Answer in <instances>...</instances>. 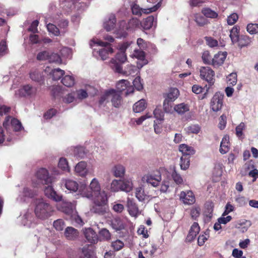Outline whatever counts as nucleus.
<instances>
[{
    "label": "nucleus",
    "instance_id": "1",
    "mask_svg": "<svg viewBox=\"0 0 258 258\" xmlns=\"http://www.w3.org/2000/svg\"><path fill=\"white\" fill-rule=\"evenodd\" d=\"M132 41H126L122 43L119 45L118 52L115 56L116 60L112 59L111 60V67L114 72L118 73L123 74L126 75H129L135 73L136 69L135 66H130L128 73L126 71L123 72L121 63L124 62L127 59L125 54L126 49L132 44Z\"/></svg>",
    "mask_w": 258,
    "mask_h": 258
},
{
    "label": "nucleus",
    "instance_id": "2",
    "mask_svg": "<svg viewBox=\"0 0 258 258\" xmlns=\"http://www.w3.org/2000/svg\"><path fill=\"white\" fill-rule=\"evenodd\" d=\"M200 77L201 79L205 80L208 83L206 85V92L203 95L202 99L206 98L207 97L209 89L215 83V72L209 67H201L200 69Z\"/></svg>",
    "mask_w": 258,
    "mask_h": 258
},
{
    "label": "nucleus",
    "instance_id": "3",
    "mask_svg": "<svg viewBox=\"0 0 258 258\" xmlns=\"http://www.w3.org/2000/svg\"><path fill=\"white\" fill-rule=\"evenodd\" d=\"M53 212L52 206L43 202H38L35 208L36 216L40 219H46L52 215Z\"/></svg>",
    "mask_w": 258,
    "mask_h": 258
},
{
    "label": "nucleus",
    "instance_id": "4",
    "mask_svg": "<svg viewBox=\"0 0 258 258\" xmlns=\"http://www.w3.org/2000/svg\"><path fill=\"white\" fill-rule=\"evenodd\" d=\"M107 198L106 196L100 195L94 199V205L91 209L92 212L98 215L105 214L108 210L107 205Z\"/></svg>",
    "mask_w": 258,
    "mask_h": 258
},
{
    "label": "nucleus",
    "instance_id": "5",
    "mask_svg": "<svg viewBox=\"0 0 258 258\" xmlns=\"http://www.w3.org/2000/svg\"><path fill=\"white\" fill-rule=\"evenodd\" d=\"M224 95L216 92L212 97L210 102V108L214 112H217L222 108L223 103Z\"/></svg>",
    "mask_w": 258,
    "mask_h": 258
},
{
    "label": "nucleus",
    "instance_id": "6",
    "mask_svg": "<svg viewBox=\"0 0 258 258\" xmlns=\"http://www.w3.org/2000/svg\"><path fill=\"white\" fill-rule=\"evenodd\" d=\"M89 188L91 189L86 196L88 198H98L100 195L106 196L104 191L101 192V188L98 181L96 179L94 178L90 183Z\"/></svg>",
    "mask_w": 258,
    "mask_h": 258
},
{
    "label": "nucleus",
    "instance_id": "7",
    "mask_svg": "<svg viewBox=\"0 0 258 258\" xmlns=\"http://www.w3.org/2000/svg\"><path fill=\"white\" fill-rule=\"evenodd\" d=\"M117 92L119 93L125 91L126 96L134 92V88L131 85V83L126 80H121L118 81L116 85Z\"/></svg>",
    "mask_w": 258,
    "mask_h": 258
},
{
    "label": "nucleus",
    "instance_id": "8",
    "mask_svg": "<svg viewBox=\"0 0 258 258\" xmlns=\"http://www.w3.org/2000/svg\"><path fill=\"white\" fill-rule=\"evenodd\" d=\"M37 179L43 184H48L51 182V178L49 176L48 171L45 168H40L36 174Z\"/></svg>",
    "mask_w": 258,
    "mask_h": 258
},
{
    "label": "nucleus",
    "instance_id": "9",
    "mask_svg": "<svg viewBox=\"0 0 258 258\" xmlns=\"http://www.w3.org/2000/svg\"><path fill=\"white\" fill-rule=\"evenodd\" d=\"M37 93V89L30 85H26L23 86L19 90L20 96L25 97H31L35 96Z\"/></svg>",
    "mask_w": 258,
    "mask_h": 258
},
{
    "label": "nucleus",
    "instance_id": "10",
    "mask_svg": "<svg viewBox=\"0 0 258 258\" xmlns=\"http://www.w3.org/2000/svg\"><path fill=\"white\" fill-rule=\"evenodd\" d=\"M227 53L226 51H219L215 54L212 58V65L214 68H218L222 66L227 57Z\"/></svg>",
    "mask_w": 258,
    "mask_h": 258
},
{
    "label": "nucleus",
    "instance_id": "11",
    "mask_svg": "<svg viewBox=\"0 0 258 258\" xmlns=\"http://www.w3.org/2000/svg\"><path fill=\"white\" fill-rule=\"evenodd\" d=\"M180 199L184 204L187 205H192L196 201L195 195L190 190L186 192L181 191L180 194Z\"/></svg>",
    "mask_w": 258,
    "mask_h": 258
},
{
    "label": "nucleus",
    "instance_id": "12",
    "mask_svg": "<svg viewBox=\"0 0 258 258\" xmlns=\"http://www.w3.org/2000/svg\"><path fill=\"white\" fill-rule=\"evenodd\" d=\"M84 235L87 241L92 244L97 243L99 237L96 233L91 228H87L85 230Z\"/></svg>",
    "mask_w": 258,
    "mask_h": 258
},
{
    "label": "nucleus",
    "instance_id": "13",
    "mask_svg": "<svg viewBox=\"0 0 258 258\" xmlns=\"http://www.w3.org/2000/svg\"><path fill=\"white\" fill-rule=\"evenodd\" d=\"M37 195L36 190L31 189L28 187H25L23 189L21 195L19 196V198L21 202H25L26 198H33Z\"/></svg>",
    "mask_w": 258,
    "mask_h": 258
},
{
    "label": "nucleus",
    "instance_id": "14",
    "mask_svg": "<svg viewBox=\"0 0 258 258\" xmlns=\"http://www.w3.org/2000/svg\"><path fill=\"white\" fill-rule=\"evenodd\" d=\"M44 193L48 198L56 202H59L62 200V196L57 194L51 186L48 185L44 189Z\"/></svg>",
    "mask_w": 258,
    "mask_h": 258
},
{
    "label": "nucleus",
    "instance_id": "15",
    "mask_svg": "<svg viewBox=\"0 0 258 258\" xmlns=\"http://www.w3.org/2000/svg\"><path fill=\"white\" fill-rule=\"evenodd\" d=\"M127 207L128 212L131 216H137L139 214V210L138 205L133 199L127 198Z\"/></svg>",
    "mask_w": 258,
    "mask_h": 258
},
{
    "label": "nucleus",
    "instance_id": "16",
    "mask_svg": "<svg viewBox=\"0 0 258 258\" xmlns=\"http://www.w3.org/2000/svg\"><path fill=\"white\" fill-rule=\"evenodd\" d=\"M200 230V228L198 223L197 222H194L191 225L186 236V240L188 241H191L193 240L199 233Z\"/></svg>",
    "mask_w": 258,
    "mask_h": 258
},
{
    "label": "nucleus",
    "instance_id": "17",
    "mask_svg": "<svg viewBox=\"0 0 258 258\" xmlns=\"http://www.w3.org/2000/svg\"><path fill=\"white\" fill-rule=\"evenodd\" d=\"M143 179L148 183L150 184L154 187H156L159 184L161 180V176L160 175H153L151 174H147L145 175L143 177Z\"/></svg>",
    "mask_w": 258,
    "mask_h": 258
},
{
    "label": "nucleus",
    "instance_id": "18",
    "mask_svg": "<svg viewBox=\"0 0 258 258\" xmlns=\"http://www.w3.org/2000/svg\"><path fill=\"white\" fill-rule=\"evenodd\" d=\"M179 151L181 152L182 156L189 157L191 155L195 154V150L190 146H188L185 144H180L178 148Z\"/></svg>",
    "mask_w": 258,
    "mask_h": 258
},
{
    "label": "nucleus",
    "instance_id": "19",
    "mask_svg": "<svg viewBox=\"0 0 258 258\" xmlns=\"http://www.w3.org/2000/svg\"><path fill=\"white\" fill-rule=\"evenodd\" d=\"M230 150L229 137L228 135H225L222 138L220 143L219 149L220 152L224 154L227 153Z\"/></svg>",
    "mask_w": 258,
    "mask_h": 258
},
{
    "label": "nucleus",
    "instance_id": "20",
    "mask_svg": "<svg viewBox=\"0 0 258 258\" xmlns=\"http://www.w3.org/2000/svg\"><path fill=\"white\" fill-rule=\"evenodd\" d=\"M157 20V17L154 16H149L146 19H144L141 23V25L143 28L145 30H149L154 25V23L156 22L155 20Z\"/></svg>",
    "mask_w": 258,
    "mask_h": 258
},
{
    "label": "nucleus",
    "instance_id": "21",
    "mask_svg": "<svg viewBox=\"0 0 258 258\" xmlns=\"http://www.w3.org/2000/svg\"><path fill=\"white\" fill-rule=\"evenodd\" d=\"M111 101L112 105L116 108L119 107L122 102V98L120 93L114 89L113 93H111Z\"/></svg>",
    "mask_w": 258,
    "mask_h": 258
},
{
    "label": "nucleus",
    "instance_id": "22",
    "mask_svg": "<svg viewBox=\"0 0 258 258\" xmlns=\"http://www.w3.org/2000/svg\"><path fill=\"white\" fill-rule=\"evenodd\" d=\"M66 238L69 240H74L79 235L78 230L72 227H68L64 232Z\"/></svg>",
    "mask_w": 258,
    "mask_h": 258
},
{
    "label": "nucleus",
    "instance_id": "23",
    "mask_svg": "<svg viewBox=\"0 0 258 258\" xmlns=\"http://www.w3.org/2000/svg\"><path fill=\"white\" fill-rule=\"evenodd\" d=\"M87 164L84 161L79 162L75 167V171L80 176H85L87 173Z\"/></svg>",
    "mask_w": 258,
    "mask_h": 258
},
{
    "label": "nucleus",
    "instance_id": "24",
    "mask_svg": "<svg viewBox=\"0 0 258 258\" xmlns=\"http://www.w3.org/2000/svg\"><path fill=\"white\" fill-rule=\"evenodd\" d=\"M30 78L35 82L40 83L43 81V76L42 73H40L38 70L35 69L30 72Z\"/></svg>",
    "mask_w": 258,
    "mask_h": 258
},
{
    "label": "nucleus",
    "instance_id": "25",
    "mask_svg": "<svg viewBox=\"0 0 258 258\" xmlns=\"http://www.w3.org/2000/svg\"><path fill=\"white\" fill-rule=\"evenodd\" d=\"M251 40L250 38L246 35H241L236 43L239 48H242L250 44Z\"/></svg>",
    "mask_w": 258,
    "mask_h": 258
},
{
    "label": "nucleus",
    "instance_id": "26",
    "mask_svg": "<svg viewBox=\"0 0 258 258\" xmlns=\"http://www.w3.org/2000/svg\"><path fill=\"white\" fill-rule=\"evenodd\" d=\"M174 110L179 114H183L189 110V106L187 104L181 103L175 105Z\"/></svg>",
    "mask_w": 258,
    "mask_h": 258
},
{
    "label": "nucleus",
    "instance_id": "27",
    "mask_svg": "<svg viewBox=\"0 0 258 258\" xmlns=\"http://www.w3.org/2000/svg\"><path fill=\"white\" fill-rule=\"evenodd\" d=\"M99 238L100 241H109L111 239V234L106 228H102L99 231Z\"/></svg>",
    "mask_w": 258,
    "mask_h": 258
},
{
    "label": "nucleus",
    "instance_id": "28",
    "mask_svg": "<svg viewBox=\"0 0 258 258\" xmlns=\"http://www.w3.org/2000/svg\"><path fill=\"white\" fill-rule=\"evenodd\" d=\"M179 95V90L175 88H171L168 93L167 94V97L165 98L170 102H173L176 100Z\"/></svg>",
    "mask_w": 258,
    "mask_h": 258
},
{
    "label": "nucleus",
    "instance_id": "29",
    "mask_svg": "<svg viewBox=\"0 0 258 258\" xmlns=\"http://www.w3.org/2000/svg\"><path fill=\"white\" fill-rule=\"evenodd\" d=\"M116 20L115 16H110L109 20L104 23V27L107 31H109L112 30L115 25Z\"/></svg>",
    "mask_w": 258,
    "mask_h": 258
},
{
    "label": "nucleus",
    "instance_id": "30",
    "mask_svg": "<svg viewBox=\"0 0 258 258\" xmlns=\"http://www.w3.org/2000/svg\"><path fill=\"white\" fill-rule=\"evenodd\" d=\"M232 42L234 44L238 41V39L240 37L239 36V29L237 26H234L232 29L230 30V33L229 35Z\"/></svg>",
    "mask_w": 258,
    "mask_h": 258
},
{
    "label": "nucleus",
    "instance_id": "31",
    "mask_svg": "<svg viewBox=\"0 0 258 258\" xmlns=\"http://www.w3.org/2000/svg\"><path fill=\"white\" fill-rule=\"evenodd\" d=\"M194 20L200 27H203L208 23V20L204 16L198 13L194 15Z\"/></svg>",
    "mask_w": 258,
    "mask_h": 258
},
{
    "label": "nucleus",
    "instance_id": "32",
    "mask_svg": "<svg viewBox=\"0 0 258 258\" xmlns=\"http://www.w3.org/2000/svg\"><path fill=\"white\" fill-rule=\"evenodd\" d=\"M202 13L205 17L209 18L215 19L217 18L218 16L217 12L209 8H204L202 10Z\"/></svg>",
    "mask_w": 258,
    "mask_h": 258
},
{
    "label": "nucleus",
    "instance_id": "33",
    "mask_svg": "<svg viewBox=\"0 0 258 258\" xmlns=\"http://www.w3.org/2000/svg\"><path fill=\"white\" fill-rule=\"evenodd\" d=\"M113 52V49L110 46L101 49L99 51V55L102 60H105L108 57L109 54H112Z\"/></svg>",
    "mask_w": 258,
    "mask_h": 258
},
{
    "label": "nucleus",
    "instance_id": "34",
    "mask_svg": "<svg viewBox=\"0 0 258 258\" xmlns=\"http://www.w3.org/2000/svg\"><path fill=\"white\" fill-rule=\"evenodd\" d=\"M146 108V101L144 99H141L137 102L133 106V110L135 112H141Z\"/></svg>",
    "mask_w": 258,
    "mask_h": 258
},
{
    "label": "nucleus",
    "instance_id": "35",
    "mask_svg": "<svg viewBox=\"0 0 258 258\" xmlns=\"http://www.w3.org/2000/svg\"><path fill=\"white\" fill-rule=\"evenodd\" d=\"M113 92L114 89H113L106 90L100 98L99 100V105H102L105 102H108L109 99L111 98V93H113Z\"/></svg>",
    "mask_w": 258,
    "mask_h": 258
},
{
    "label": "nucleus",
    "instance_id": "36",
    "mask_svg": "<svg viewBox=\"0 0 258 258\" xmlns=\"http://www.w3.org/2000/svg\"><path fill=\"white\" fill-rule=\"evenodd\" d=\"M78 183L73 180L68 179L65 181L66 187L70 191H76L78 189Z\"/></svg>",
    "mask_w": 258,
    "mask_h": 258
},
{
    "label": "nucleus",
    "instance_id": "37",
    "mask_svg": "<svg viewBox=\"0 0 258 258\" xmlns=\"http://www.w3.org/2000/svg\"><path fill=\"white\" fill-rule=\"evenodd\" d=\"M136 197L141 202L148 199V196L145 194L144 190L142 187H138L136 189Z\"/></svg>",
    "mask_w": 258,
    "mask_h": 258
},
{
    "label": "nucleus",
    "instance_id": "38",
    "mask_svg": "<svg viewBox=\"0 0 258 258\" xmlns=\"http://www.w3.org/2000/svg\"><path fill=\"white\" fill-rule=\"evenodd\" d=\"M61 83L67 87H71L75 84V79L72 76L66 75L62 79Z\"/></svg>",
    "mask_w": 258,
    "mask_h": 258
},
{
    "label": "nucleus",
    "instance_id": "39",
    "mask_svg": "<svg viewBox=\"0 0 258 258\" xmlns=\"http://www.w3.org/2000/svg\"><path fill=\"white\" fill-rule=\"evenodd\" d=\"M111 225L112 227L116 231H120L124 229L123 223L119 218H115L112 220Z\"/></svg>",
    "mask_w": 258,
    "mask_h": 258
},
{
    "label": "nucleus",
    "instance_id": "40",
    "mask_svg": "<svg viewBox=\"0 0 258 258\" xmlns=\"http://www.w3.org/2000/svg\"><path fill=\"white\" fill-rule=\"evenodd\" d=\"M52 77V79L55 81L59 80L61 77L64 74V71L58 68L55 69L50 73Z\"/></svg>",
    "mask_w": 258,
    "mask_h": 258
},
{
    "label": "nucleus",
    "instance_id": "41",
    "mask_svg": "<svg viewBox=\"0 0 258 258\" xmlns=\"http://www.w3.org/2000/svg\"><path fill=\"white\" fill-rule=\"evenodd\" d=\"M184 130L188 134H198L201 131V127L198 124H191L185 128Z\"/></svg>",
    "mask_w": 258,
    "mask_h": 258
},
{
    "label": "nucleus",
    "instance_id": "42",
    "mask_svg": "<svg viewBox=\"0 0 258 258\" xmlns=\"http://www.w3.org/2000/svg\"><path fill=\"white\" fill-rule=\"evenodd\" d=\"M58 209L68 215H71L73 212L72 206L66 203H63L62 205L58 206Z\"/></svg>",
    "mask_w": 258,
    "mask_h": 258
},
{
    "label": "nucleus",
    "instance_id": "43",
    "mask_svg": "<svg viewBox=\"0 0 258 258\" xmlns=\"http://www.w3.org/2000/svg\"><path fill=\"white\" fill-rule=\"evenodd\" d=\"M114 175L116 177H122L125 173L124 167L121 165H117L113 168Z\"/></svg>",
    "mask_w": 258,
    "mask_h": 258
},
{
    "label": "nucleus",
    "instance_id": "44",
    "mask_svg": "<svg viewBox=\"0 0 258 258\" xmlns=\"http://www.w3.org/2000/svg\"><path fill=\"white\" fill-rule=\"evenodd\" d=\"M58 167L64 171H70V167L67 159L64 158H60L58 163Z\"/></svg>",
    "mask_w": 258,
    "mask_h": 258
},
{
    "label": "nucleus",
    "instance_id": "45",
    "mask_svg": "<svg viewBox=\"0 0 258 258\" xmlns=\"http://www.w3.org/2000/svg\"><path fill=\"white\" fill-rule=\"evenodd\" d=\"M190 157L181 156L180 158V166L182 170H186L189 166Z\"/></svg>",
    "mask_w": 258,
    "mask_h": 258
},
{
    "label": "nucleus",
    "instance_id": "46",
    "mask_svg": "<svg viewBox=\"0 0 258 258\" xmlns=\"http://www.w3.org/2000/svg\"><path fill=\"white\" fill-rule=\"evenodd\" d=\"M133 188V184L129 180H121V191L126 192L132 190Z\"/></svg>",
    "mask_w": 258,
    "mask_h": 258
},
{
    "label": "nucleus",
    "instance_id": "47",
    "mask_svg": "<svg viewBox=\"0 0 258 258\" xmlns=\"http://www.w3.org/2000/svg\"><path fill=\"white\" fill-rule=\"evenodd\" d=\"M110 188L111 191L114 192L121 190V180H113L111 183Z\"/></svg>",
    "mask_w": 258,
    "mask_h": 258
},
{
    "label": "nucleus",
    "instance_id": "48",
    "mask_svg": "<svg viewBox=\"0 0 258 258\" xmlns=\"http://www.w3.org/2000/svg\"><path fill=\"white\" fill-rule=\"evenodd\" d=\"M11 125L15 132L20 131L22 127L21 122L15 118H13L11 120Z\"/></svg>",
    "mask_w": 258,
    "mask_h": 258
},
{
    "label": "nucleus",
    "instance_id": "49",
    "mask_svg": "<svg viewBox=\"0 0 258 258\" xmlns=\"http://www.w3.org/2000/svg\"><path fill=\"white\" fill-rule=\"evenodd\" d=\"M210 52L208 50L204 51L202 54V58L205 64L212 65V59H211Z\"/></svg>",
    "mask_w": 258,
    "mask_h": 258
},
{
    "label": "nucleus",
    "instance_id": "50",
    "mask_svg": "<svg viewBox=\"0 0 258 258\" xmlns=\"http://www.w3.org/2000/svg\"><path fill=\"white\" fill-rule=\"evenodd\" d=\"M74 156L77 158H83L85 155L84 148L82 147H76L74 151Z\"/></svg>",
    "mask_w": 258,
    "mask_h": 258
},
{
    "label": "nucleus",
    "instance_id": "51",
    "mask_svg": "<svg viewBox=\"0 0 258 258\" xmlns=\"http://www.w3.org/2000/svg\"><path fill=\"white\" fill-rule=\"evenodd\" d=\"M48 31L53 34L54 36H58L60 34L59 29L54 24L49 23L46 25Z\"/></svg>",
    "mask_w": 258,
    "mask_h": 258
},
{
    "label": "nucleus",
    "instance_id": "52",
    "mask_svg": "<svg viewBox=\"0 0 258 258\" xmlns=\"http://www.w3.org/2000/svg\"><path fill=\"white\" fill-rule=\"evenodd\" d=\"M206 44L210 47L213 48L218 46V41L214 39V38L210 36H206L204 38Z\"/></svg>",
    "mask_w": 258,
    "mask_h": 258
},
{
    "label": "nucleus",
    "instance_id": "53",
    "mask_svg": "<svg viewBox=\"0 0 258 258\" xmlns=\"http://www.w3.org/2000/svg\"><path fill=\"white\" fill-rule=\"evenodd\" d=\"M245 127V124L243 122H241L238 126L236 127V135L237 137L241 139H243V131Z\"/></svg>",
    "mask_w": 258,
    "mask_h": 258
},
{
    "label": "nucleus",
    "instance_id": "54",
    "mask_svg": "<svg viewBox=\"0 0 258 258\" xmlns=\"http://www.w3.org/2000/svg\"><path fill=\"white\" fill-rule=\"evenodd\" d=\"M154 117L156 118V121H162L164 120V112L160 108H156L153 112Z\"/></svg>",
    "mask_w": 258,
    "mask_h": 258
},
{
    "label": "nucleus",
    "instance_id": "55",
    "mask_svg": "<svg viewBox=\"0 0 258 258\" xmlns=\"http://www.w3.org/2000/svg\"><path fill=\"white\" fill-rule=\"evenodd\" d=\"M171 176L174 182L177 184L182 183L183 179L181 175L177 172L175 168H174V170L172 173Z\"/></svg>",
    "mask_w": 258,
    "mask_h": 258
},
{
    "label": "nucleus",
    "instance_id": "56",
    "mask_svg": "<svg viewBox=\"0 0 258 258\" xmlns=\"http://www.w3.org/2000/svg\"><path fill=\"white\" fill-rule=\"evenodd\" d=\"M92 254L93 252L91 250L87 248L83 247L80 258H94Z\"/></svg>",
    "mask_w": 258,
    "mask_h": 258
},
{
    "label": "nucleus",
    "instance_id": "57",
    "mask_svg": "<svg viewBox=\"0 0 258 258\" xmlns=\"http://www.w3.org/2000/svg\"><path fill=\"white\" fill-rule=\"evenodd\" d=\"M238 19V15L235 13H233L227 17V22L228 25H232L237 21Z\"/></svg>",
    "mask_w": 258,
    "mask_h": 258
},
{
    "label": "nucleus",
    "instance_id": "58",
    "mask_svg": "<svg viewBox=\"0 0 258 258\" xmlns=\"http://www.w3.org/2000/svg\"><path fill=\"white\" fill-rule=\"evenodd\" d=\"M247 31L251 34H258V24H248L247 26Z\"/></svg>",
    "mask_w": 258,
    "mask_h": 258
},
{
    "label": "nucleus",
    "instance_id": "59",
    "mask_svg": "<svg viewBox=\"0 0 258 258\" xmlns=\"http://www.w3.org/2000/svg\"><path fill=\"white\" fill-rule=\"evenodd\" d=\"M53 227L56 230L61 231L64 227V223L61 219H58L54 221Z\"/></svg>",
    "mask_w": 258,
    "mask_h": 258
},
{
    "label": "nucleus",
    "instance_id": "60",
    "mask_svg": "<svg viewBox=\"0 0 258 258\" xmlns=\"http://www.w3.org/2000/svg\"><path fill=\"white\" fill-rule=\"evenodd\" d=\"M49 53L47 51H42L39 52L37 55V59L38 60H48Z\"/></svg>",
    "mask_w": 258,
    "mask_h": 258
},
{
    "label": "nucleus",
    "instance_id": "61",
    "mask_svg": "<svg viewBox=\"0 0 258 258\" xmlns=\"http://www.w3.org/2000/svg\"><path fill=\"white\" fill-rule=\"evenodd\" d=\"M227 83L229 85L234 86L237 82V74L235 73H231L227 77Z\"/></svg>",
    "mask_w": 258,
    "mask_h": 258
},
{
    "label": "nucleus",
    "instance_id": "62",
    "mask_svg": "<svg viewBox=\"0 0 258 258\" xmlns=\"http://www.w3.org/2000/svg\"><path fill=\"white\" fill-rule=\"evenodd\" d=\"M134 87L138 91L141 90L143 88V85L141 83V78L139 76L137 77L133 82Z\"/></svg>",
    "mask_w": 258,
    "mask_h": 258
},
{
    "label": "nucleus",
    "instance_id": "63",
    "mask_svg": "<svg viewBox=\"0 0 258 258\" xmlns=\"http://www.w3.org/2000/svg\"><path fill=\"white\" fill-rule=\"evenodd\" d=\"M123 246V242L120 240H116L115 241L112 242L111 243V246L116 251L120 250Z\"/></svg>",
    "mask_w": 258,
    "mask_h": 258
},
{
    "label": "nucleus",
    "instance_id": "64",
    "mask_svg": "<svg viewBox=\"0 0 258 258\" xmlns=\"http://www.w3.org/2000/svg\"><path fill=\"white\" fill-rule=\"evenodd\" d=\"M226 119L227 117L224 114L221 115L220 117L218 127L221 130H222L225 128L227 123Z\"/></svg>",
    "mask_w": 258,
    "mask_h": 258
}]
</instances>
